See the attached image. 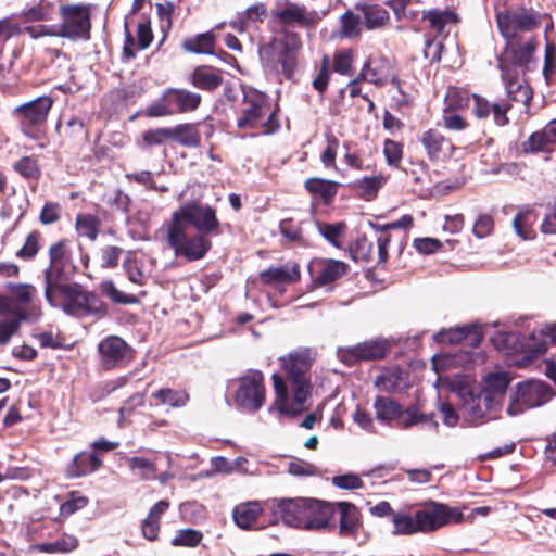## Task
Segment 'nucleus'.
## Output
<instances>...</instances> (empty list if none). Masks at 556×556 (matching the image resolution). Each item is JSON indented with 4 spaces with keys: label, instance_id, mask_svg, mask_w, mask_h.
<instances>
[{
    "label": "nucleus",
    "instance_id": "4be33fe9",
    "mask_svg": "<svg viewBox=\"0 0 556 556\" xmlns=\"http://www.w3.org/2000/svg\"><path fill=\"white\" fill-rule=\"evenodd\" d=\"M316 12L306 10L303 4L280 0V26L308 27L315 24Z\"/></svg>",
    "mask_w": 556,
    "mask_h": 556
},
{
    "label": "nucleus",
    "instance_id": "f3484780",
    "mask_svg": "<svg viewBox=\"0 0 556 556\" xmlns=\"http://www.w3.org/2000/svg\"><path fill=\"white\" fill-rule=\"evenodd\" d=\"M267 109L266 98L257 91L245 92L242 108L237 117L240 129H253Z\"/></svg>",
    "mask_w": 556,
    "mask_h": 556
},
{
    "label": "nucleus",
    "instance_id": "39448f33",
    "mask_svg": "<svg viewBox=\"0 0 556 556\" xmlns=\"http://www.w3.org/2000/svg\"><path fill=\"white\" fill-rule=\"evenodd\" d=\"M164 224L186 229L188 225H191L199 232H211L219 225L215 211L197 200L182 204L172 213L170 218Z\"/></svg>",
    "mask_w": 556,
    "mask_h": 556
},
{
    "label": "nucleus",
    "instance_id": "ddd939ff",
    "mask_svg": "<svg viewBox=\"0 0 556 556\" xmlns=\"http://www.w3.org/2000/svg\"><path fill=\"white\" fill-rule=\"evenodd\" d=\"M510 381L511 378L506 371L489 372L481 379L479 388L476 389L483 395L486 408L502 407Z\"/></svg>",
    "mask_w": 556,
    "mask_h": 556
},
{
    "label": "nucleus",
    "instance_id": "bf43d9fd",
    "mask_svg": "<svg viewBox=\"0 0 556 556\" xmlns=\"http://www.w3.org/2000/svg\"><path fill=\"white\" fill-rule=\"evenodd\" d=\"M383 154L388 165L397 166L403 155L402 144L394 140L386 139Z\"/></svg>",
    "mask_w": 556,
    "mask_h": 556
},
{
    "label": "nucleus",
    "instance_id": "6e6d98bb",
    "mask_svg": "<svg viewBox=\"0 0 556 556\" xmlns=\"http://www.w3.org/2000/svg\"><path fill=\"white\" fill-rule=\"evenodd\" d=\"M280 53H293L298 54L301 47L302 41L299 34L294 31H280Z\"/></svg>",
    "mask_w": 556,
    "mask_h": 556
},
{
    "label": "nucleus",
    "instance_id": "473e14b6",
    "mask_svg": "<svg viewBox=\"0 0 556 556\" xmlns=\"http://www.w3.org/2000/svg\"><path fill=\"white\" fill-rule=\"evenodd\" d=\"M152 397L157 401V404L168 405L173 408L184 407L189 402V394L185 390L170 388L159 389L152 393Z\"/></svg>",
    "mask_w": 556,
    "mask_h": 556
},
{
    "label": "nucleus",
    "instance_id": "a19ab883",
    "mask_svg": "<svg viewBox=\"0 0 556 556\" xmlns=\"http://www.w3.org/2000/svg\"><path fill=\"white\" fill-rule=\"evenodd\" d=\"M424 20H427L432 28L438 31H443L447 24L455 23L458 21L456 13L450 10H430L424 12Z\"/></svg>",
    "mask_w": 556,
    "mask_h": 556
},
{
    "label": "nucleus",
    "instance_id": "de8ad7c7",
    "mask_svg": "<svg viewBox=\"0 0 556 556\" xmlns=\"http://www.w3.org/2000/svg\"><path fill=\"white\" fill-rule=\"evenodd\" d=\"M77 540L74 536H66L55 542L42 543L37 546L40 552L45 553H67L77 547Z\"/></svg>",
    "mask_w": 556,
    "mask_h": 556
},
{
    "label": "nucleus",
    "instance_id": "58836bf2",
    "mask_svg": "<svg viewBox=\"0 0 556 556\" xmlns=\"http://www.w3.org/2000/svg\"><path fill=\"white\" fill-rule=\"evenodd\" d=\"M392 523L394 527L392 534L394 535H412L418 533L415 515L410 516L405 511L399 510L393 515Z\"/></svg>",
    "mask_w": 556,
    "mask_h": 556
},
{
    "label": "nucleus",
    "instance_id": "7c9ffc66",
    "mask_svg": "<svg viewBox=\"0 0 556 556\" xmlns=\"http://www.w3.org/2000/svg\"><path fill=\"white\" fill-rule=\"evenodd\" d=\"M551 324L544 325L540 330H533L530 334L527 350L529 357H539L547 352L548 344L552 343V336L549 334Z\"/></svg>",
    "mask_w": 556,
    "mask_h": 556
},
{
    "label": "nucleus",
    "instance_id": "1a4fd4ad",
    "mask_svg": "<svg viewBox=\"0 0 556 556\" xmlns=\"http://www.w3.org/2000/svg\"><path fill=\"white\" fill-rule=\"evenodd\" d=\"M237 384L235 404L248 412L258 410L265 402L263 374L250 369L238 379Z\"/></svg>",
    "mask_w": 556,
    "mask_h": 556
},
{
    "label": "nucleus",
    "instance_id": "dca6fc26",
    "mask_svg": "<svg viewBox=\"0 0 556 556\" xmlns=\"http://www.w3.org/2000/svg\"><path fill=\"white\" fill-rule=\"evenodd\" d=\"M36 296V289L29 283L9 282L0 294V313H16L27 308Z\"/></svg>",
    "mask_w": 556,
    "mask_h": 556
},
{
    "label": "nucleus",
    "instance_id": "603ef678",
    "mask_svg": "<svg viewBox=\"0 0 556 556\" xmlns=\"http://www.w3.org/2000/svg\"><path fill=\"white\" fill-rule=\"evenodd\" d=\"M494 230V218L490 214H480L472 227V233L478 239H483L492 235Z\"/></svg>",
    "mask_w": 556,
    "mask_h": 556
},
{
    "label": "nucleus",
    "instance_id": "bb28decb",
    "mask_svg": "<svg viewBox=\"0 0 556 556\" xmlns=\"http://www.w3.org/2000/svg\"><path fill=\"white\" fill-rule=\"evenodd\" d=\"M339 182L334 180L312 177L305 180L304 187L306 191L315 199H319L325 205L333 202L338 193Z\"/></svg>",
    "mask_w": 556,
    "mask_h": 556
},
{
    "label": "nucleus",
    "instance_id": "4468645a",
    "mask_svg": "<svg viewBox=\"0 0 556 556\" xmlns=\"http://www.w3.org/2000/svg\"><path fill=\"white\" fill-rule=\"evenodd\" d=\"M458 395L462 402L459 409L467 426L478 427L485 421L488 412L497 410V408H486L483 395L475 388H462Z\"/></svg>",
    "mask_w": 556,
    "mask_h": 556
},
{
    "label": "nucleus",
    "instance_id": "412c9836",
    "mask_svg": "<svg viewBox=\"0 0 556 556\" xmlns=\"http://www.w3.org/2000/svg\"><path fill=\"white\" fill-rule=\"evenodd\" d=\"M103 365L106 368L131 358V349L119 337L111 336L102 340L98 345Z\"/></svg>",
    "mask_w": 556,
    "mask_h": 556
},
{
    "label": "nucleus",
    "instance_id": "37998d69",
    "mask_svg": "<svg viewBox=\"0 0 556 556\" xmlns=\"http://www.w3.org/2000/svg\"><path fill=\"white\" fill-rule=\"evenodd\" d=\"M361 16L351 10L340 16V36L342 38H355L361 34Z\"/></svg>",
    "mask_w": 556,
    "mask_h": 556
},
{
    "label": "nucleus",
    "instance_id": "f8f14e48",
    "mask_svg": "<svg viewBox=\"0 0 556 556\" xmlns=\"http://www.w3.org/2000/svg\"><path fill=\"white\" fill-rule=\"evenodd\" d=\"M538 42L535 38H530L523 43H515L507 41L504 51L497 56V64L501 61L506 63L513 72L526 74L532 72L536 67V59L534 56Z\"/></svg>",
    "mask_w": 556,
    "mask_h": 556
},
{
    "label": "nucleus",
    "instance_id": "774afa93",
    "mask_svg": "<svg viewBox=\"0 0 556 556\" xmlns=\"http://www.w3.org/2000/svg\"><path fill=\"white\" fill-rule=\"evenodd\" d=\"M123 250L118 247L109 245L101 250L100 262L102 267L113 268L117 266Z\"/></svg>",
    "mask_w": 556,
    "mask_h": 556
},
{
    "label": "nucleus",
    "instance_id": "9b49d317",
    "mask_svg": "<svg viewBox=\"0 0 556 556\" xmlns=\"http://www.w3.org/2000/svg\"><path fill=\"white\" fill-rule=\"evenodd\" d=\"M62 24L61 37L72 40L88 39L91 28L90 5L64 4L60 8Z\"/></svg>",
    "mask_w": 556,
    "mask_h": 556
},
{
    "label": "nucleus",
    "instance_id": "a878e982",
    "mask_svg": "<svg viewBox=\"0 0 556 556\" xmlns=\"http://www.w3.org/2000/svg\"><path fill=\"white\" fill-rule=\"evenodd\" d=\"M549 144H556V119L546 124L542 130L532 132L522 148L525 152L538 153L547 151Z\"/></svg>",
    "mask_w": 556,
    "mask_h": 556
},
{
    "label": "nucleus",
    "instance_id": "aec40b11",
    "mask_svg": "<svg viewBox=\"0 0 556 556\" xmlns=\"http://www.w3.org/2000/svg\"><path fill=\"white\" fill-rule=\"evenodd\" d=\"M349 265L337 260H316L308 264L313 281L318 286L329 285L346 274Z\"/></svg>",
    "mask_w": 556,
    "mask_h": 556
},
{
    "label": "nucleus",
    "instance_id": "cd10ccee",
    "mask_svg": "<svg viewBox=\"0 0 556 556\" xmlns=\"http://www.w3.org/2000/svg\"><path fill=\"white\" fill-rule=\"evenodd\" d=\"M191 84L203 90H214L223 83L222 71L210 66H198L191 74Z\"/></svg>",
    "mask_w": 556,
    "mask_h": 556
},
{
    "label": "nucleus",
    "instance_id": "e433bc0d",
    "mask_svg": "<svg viewBox=\"0 0 556 556\" xmlns=\"http://www.w3.org/2000/svg\"><path fill=\"white\" fill-rule=\"evenodd\" d=\"M445 137L435 129H429L422 134L421 143L427 151L430 161H437L442 152Z\"/></svg>",
    "mask_w": 556,
    "mask_h": 556
},
{
    "label": "nucleus",
    "instance_id": "3c124183",
    "mask_svg": "<svg viewBox=\"0 0 556 556\" xmlns=\"http://www.w3.org/2000/svg\"><path fill=\"white\" fill-rule=\"evenodd\" d=\"M346 226L344 223L318 224L320 235L333 247H340L339 239L343 235Z\"/></svg>",
    "mask_w": 556,
    "mask_h": 556
},
{
    "label": "nucleus",
    "instance_id": "0eeeda50",
    "mask_svg": "<svg viewBox=\"0 0 556 556\" xmlns=\"http://www.w3.org/2000/svg\"><path fill=\"white\" fill-rule=\"evenodd\" d=\"M167 244L176 256H182L188 261H197L204 257L211 248V241L202 233L187 235V229L164 224Z\"/></svg>",
    "mask_w": 556,
    "mask_h": 556
},
{
    "label": "nucleus",
    "instance_id": "0e129e2a",
    "mask_svg": "<svg viewBox=\"0 0 556 556\" xmlns=\"http://www.w3.org/2000/svg\"><path fill=\"white\" fill-rule=\"evenodd\" d=\"M443 50L444 45L442 41L427 39L424 48V55L429 60L430 64L439 63L441 61Z\"/></svg>",
    "mask_w": 556,
    "mask_h": 556
},
{
    "label": "nucleus",
    "instance_id": "20e7f679",
    "mask_svg": "<svg viewBox=\"0 0 556 556\" xmlns=\"http://www.w3.org/2000/svg\"><path fill=\"white\" fill-rule=\"evenodd\" d=\"M555 395L552 387L542 380H523L516 384L509 397L507 414L518 416L528 409L547 403Z\"/></svg>",
    "mask_w": 556,
    "mask_h": 556
},
{
    "label": "nucleus",
    "instance_id": "f704fd0d",
    "mask_svg": "<svg viewBox=\"0 0 556 556\" xmlns=\"http://www.w3.org/2000/svg\"><path fill=\"white\" fill-rule=\"evenodd\" d=\"M168 129L170 140H175L182 146L195 147L200 143V134L192 124H181Z\"/></svg>",
    "mask_w": 556,
    "mask_h": 556
},
{
    "label": "nucleus",
    "instance_id": "c85d7f7f",
    "mask_svg": "<svg viewBox=\"0 0 556 556\" xmlns=\"http://www.w3.org/2000/svg\"><path fill=\"white\" fill-rule=\"evenodd\" d=\"M387 179L379 176H366L355 181L350 182L348 186L357 192L358 197L365 201H372L377 198L379 190L383 187Z\"/></svg>",
    "mask_w": 556,
    "mask_h": 556
},
{
    "label": "nucleus",
    "instance_id": "2f4dec72",
    "mask_svg": "<svg viewBox=\"0 0 556 556\" xmlns=\"http://www.w3.org/2000/svg\"><path fill=\"white\" fill-rule=\"evenodd\" d=\"M355 8L363 12L367 29L382 27L389 21V12L377 4L356 3Z\"/></svg>",
    "mask_w": 556,
    "mask_h": 556
},
{
    "label": "nucleus",
    "instance_id": "79ce46f5",
    "mask_svg": "<svg viewBox=\"0 0 556 556\" xmlns=\"http://www.w3.org/2000/svg\"><path fill=\"white\" fill-rule=\"evenodd\" d=\"M26 315H0V345L17 333Z\"/></svg>",
    "mask_w": 556,
    "mask_h": 556
},
{
    "label": "nucleus",
    "instance_id": "09e8293b",
    "mask_svg": "<svg viewBox=\"0 0 556 556\" xmlns=\"http://www.w3.org/2000/svg\"><path fill=\"white\" fill-rule=\"evenodd\" d=\"M202 538V533L198 530L182 529L173 538L172 544L174 546L194 547L201 542Z\"/></svg>",
    "mask_w": 556,
    "mask_h": 556
},
{
    "label": "nucleus",
    "instance_id": "5701e85b",
    "mask_svg": "<svg viewBox=\"0 0 556 556\" xmlns=\"http://www.w3.org/2000/svg\"><path fill=\"white\" fill-rule=\"evenodd\" d=\"M161 100L172 105L174 112L186 113L195 111L201 104L202 97L187 89L168 88L163 92Z\"/></svg>",
    "mask_w": 556,
    "mask_h": 556
},
{
    "label": "nucleus",
    "instance_id": "4d7b16f0",
    "mask_svg": "<svg viewBox=\"0 0 556 556\" xmlns=\"http://www.w3.org/2000/svg\"><path fill=\"white\" fill-rule=\"evenodd\" d=\"M168 128L150 129L142 134V142L146 148L161 146L170 140Z\"/></svg>",
    "mask_w": 556,
    "mask_h": 556
},
{
    "label": "nucleus",
    "instance_id": "a18cd8bd",
    "mask_svg": "<svg viewBox=\"0 0 556 556\" xmlns=\"http://www.w3.org/2000/svg\"><path fill=\"white\" fill-rule=\"evenodd\" d=\"M100 222L90 214L78 215L76 218V230L79 236L94 240L98 236Z\"/></svg>",
    "mask_w": 556,
    "mask_h": 556
},
{
    "label": "nucleus",
    "instance_id": "680f3d73",
    "mask_svg": "<svg viewBox=\"0 0 556 556\" xmlns=\"http://www.w3.org/2000/svg\"><path fill=\"white\" fill-rule=\"evenodd\" d=\"M332 484L342 490H356L363 486L362 479L354 473H345L340 476H334L332 478Z\"/></svg>",
    "mask_w": 556,
    "mask_h": 556
},
{
    "label": "nucleus",
    "instance_id": "49530a36",
    "mask_svg": "<svg viewBox=\"0 0 556 556\" xmlns=\"http://www.w3.org/2000/svg\"><path fill=\"white\" fill-rule=\"evenodd\" d=\"M374 244L365 235L356 238L350 248L351 256L354 261L369 262L372 255Z\"/></svg>",
    "mask_w": 556,
    "mask_h": 556
},
{
    "label": "nucleus",
    "instance_id": "a211bd4d",
    "mask_svg": "<svg viewBox=\"0 0 556 556\" xmlns=\"http://www.w3.org/2000/svg\"><path fill=\"white\" fill-rule=\"evenodd\" d=\"M497 68L501 71V78L508 99L528 105L532 99L531 87L525 80H520V74L513 72L510 66L503 61L497 64Z\"/></svg>",
    "mask_w": 556,
    "mask_h": 556
},
{
    "label": "nucleus",
    "instance_id": "b1692460",
    "mask_svg": "<svg viewBox=\"0 0 556 556\" xmlns=\"http://www.w3.org/2000/svg\"><path fill=\"white\" fill-rule=\"evenodd\" d=\"M340 514L339 534L341 536H355L362 526L359 509L351 502L334 503V513Z\"/></svg>",
    "mask_w": 556,
    "mask_h": 556
},
{
    "label": "nucleus",
    "instance_id": "5fc2aeb1",
    "mask_svg": "<svg viewBox=\"0 0 556 556\" xmlns=\"http://www.w3.org/2000/svg\"><path fill=\"white\" fill-rule=\"evenodd\" d=\"M14 169L25 178L37 179L40 175V169L37 161L25 156L13 165Z\"/></svg>",
    "mask_w": 556,
    "mask_h": 556
},
{
    "label": "nucleus",
    "instance_id": "7ed1b4c3",
    "mask_svg": "<svg viewBox=\"0 0 556 556\" xmlns=\"http://www.w3.org/2000/svg\"><path fill=\"white\" fill-rule=\"evenodd\" d=\"M51 268L46 270V298L52 307H61L65 312L83 311L84 313H99L98 298L78 287L53 286L50 282Z\"/></svg>",
    "mask_w": 556,
    "mask_h": 556
},
{
    "label": "nucleus",
    "instance_id": "6e6552de",
    "mask_svg": "<svg viewBox=\"0 0 556 556\" xmlns=\"http://www.w3.org/2000/svg\"><path fill=\"white\" fill-rule=\"evenodd\" d=\"M394 341L383 337L365 340L353 346L339 349L340 361L348 366H355L363 362L383 359L393 349Z\"/></svg>",
    "mask_w": 556,
    "mask_h": 556
},
{
    "label": "nucleus",
    "instance_id": "c756f323",
    "mask_svg": "<svg viewBox=\"0 0 556 556\" xmlns=\"http://www.w3.org/2000/svg\"><path fill=\"white\" fill-rule=\"evenodd\" d=\"M262 511L263 507L258 502H248L237 505L232 511V517L238 527L250 529Z\"/></svg>",
    "mask_w": 556,
    "mask_h": 556
},
{
    "label": "nucleus",
    "instance_id": "c03bdc74",
    "mask_svg": "<svg viewBox=\"0 0 556 556\" xmlns=\"http://www.w3.org/2000/svg\"><path fill=\"white\" fill-rule=\"evenodd\" d=\"M51 3L40 0L38 3L21 12V17L25 22H42L50 20Z\"/></svg>",
    "mask_w": 556,
    "mask_h": 556
},
{
    "label": "nucleus",
    "instance_id": "864d4df0",
    "mask_svg": "<svg viewBox=\"0 0 556 556\" xmlns=\"http://www.w3.org/2000/svg\"><path fill=\"white\" fill-rule=\"evenodd\" d=\"M40 239L41 236L38 231L30 232L24 245L16 252V256L25 260L33 258L40 248Z\"/></svg>",
    "mask_w": 556,
    "mask_h": 556
},
{
    "label": "nucleus",
    "instance_id": "338daca9",
    "mask_svg": "<svg viewBox=\"0 0 556 556\" xmlns=\"http://www.w3.org/2000/svg\"><path fill=\"white\" fill-rule=\"evenodd\" d=\"M442 242L434 238H416L413 242V247L421 254H432L442 248Z\"/></svg>",
    "mask_w": 556,
    "mask_h": 556
},
{
    "label": "nucleus",
    "instance_id": "c9c22d12",
    "mask_svg": "<svg viewBox=\"0 0 556 556\" xmlns=\"http://www.w3.org/2000/svg\"><path fill=\"white\" fill-rule=\"evenodd\" d=\"M100 465L101 460L94 452H81L73 460L72 473L76 477L85 476L96 471Z\"/></svg>",
    "mask_w": 556,
    "mask_h": 556
},
{
    "label": "nucleus",
    "instance_id": "052dcab7",
    "mask_svg": "<svg viewBox=\"0 0 556 556\" xmlns=\"http://www.w3.org/2000/svg\"><path fill=\"white\" fill-rule=\"evenodd\" d=\"M543 76L547 84L556 76V49L549 43L545 47Z\"/></svg>",
    "mask_w": 556,
    "mask_h": 556
},
{
    "label": "nucleus",
    "instance_id": "9d476101",
    "mask_svg": "<svg viewBox=\"0 0 556 556\" xmlns=\"http://www.w3.org/2000/svg\"><path fill=\"white\" fill-rule=\"evenodd\" d=\"M374 409L376 412V419L380 424L401 430L414 427V422L418 417L415 410L410 408V405L404 408L399 401L390 396H376Z\"/></svg>",
    "mask_w": 556,
    "mask_h": 556
},
{
    "label": "nucleus",
    "instance_id": "423d86ee",
    "mask_svg": "<svg viewBox=\"0 0 556 556\" xmlns=\"http://www.w3.org/2000/svg\"><path fill=\"white\" fill-rule=\"evenodd\" d=\"M495 20L501 35L507 41H511L519 31H533L540 28L543 16L533 9L520 7L515 11H496Z\"/></svg>",
    "mask_w": 556,
    "mask_h": 556
},
{
    "label": "nucleus",
    "instance_id": "4c0bfd02",
    "mask_svg": "<svg viewBox=\"0 0 556 556\" xmlns=\"http://www.w3.org/2000/svg\"><path fill=\"white\" fill-rule=\"evenodd\" d=\"M126 463L129 469L137 473L142 480H154L156 478V465L144 457H127Z\"/></svg>",
    "mask_w": 556,
    "mask_h": 556
},
{
    "label": "nucleus",
    "instance_id": "72a5a7b5",
    "mask_svg": "<svg viewBox=\"0 0 556 556\" xmlns=\"http://www.w3.org/2000/svg\"><path fill=\"white\" fill-rule=\"evenodd\" d=\"M215 38L211 33L199 34L194 37L186 38L182 48L191 53L210 54L214 51Z\"/></svg>",
    "mask_w": 556,
    "mask_h": 556
},
{
    "label": "nucleus",
    "instance_id": "e2e57ef3",
    "mask_svg": "<svg viewBox=\"0 0 556 556\" xmlns=\"http://www.w3.org/2000/svg\"><path fill=\"white\" fill-rule=\"evenodd\" d=\"M352 67V52L351 50H341L336 52L333 56V70L341 74L348 75Z\"/></svg>",
    "mask_w": 556,
    "mask_h": 556
},
{
    "label": "nucleus",
    "instance_id": "69168bd1",
    "mask_svg": "<svg viewBox=\"0 0 556 556\" xmlns=\"http://www.w3.org/2000/svg\"><path fill=\"white\" fill-rule=\"evenodd\" d=\"M288 472L295 477H309L317 475V468L311 463L298 459L289 463Z\"/></svg>",
    "mask_w": 556,
    "mask_h": 556
},
{
    "label": "nucleus",
    "instance_id": "13d9d810",
    "mask_svg": "<svg viewBox=\"0 0 556 556\" xmlns=\"http://www.w3.org/2000/svg\"><path fill=\"white\" fill-rule=\"evenodd\" d=\"M100 288L102 293H104L110 300H112L115 303L129 304L136 301L134 296L127 295L122 291L117 290L114 283L110 280L103 281Z\"/></svg>",
    "mask_w": 556,
    "mask_h": 556
},
{
    "label": "nucleus",
    "instance_id": "6ab92c4d",
    "mask_svg": "<svg viewBox=\"0 0 556 556\" xmlns=\"http://www.w3.org/2000/svg\"><path fill=\"white\" fill-rule=\"evenodd\" d=\"M447 505L430 501L422 509L415 511L418 533H431L446 526Z\"/></svg>",
    "mask_w": 556,
    "mask_h": 556
},
{
    "label": "nucleus",
    "instance_id": "f03ea898",
    "mask_svg": "<svg viewBox=\"0 0 556 556\" xmlns=\"http://www.w3.org/2000/svg\"><path fill=\"white\" fill-rule=\"evenodd\" d=\"M280 519L287 526L307 531L337 529L334 503L313 497L280 498Z\"/></svg>",
    "mask_w": 556,
    "mask_h": 556
},
{
    "label": "nucleus",
    "instance_id": "f257e3e1",
    "mask_svg": "<svg viewBox=\"0 0 556 556\" xmlns=\"http://www.w3.org/2000/svg\"><path fill=\"white\" fill-rule=\"evenodd\" d=\"M312 364L309 350L294 351L287 357H280L287 379L285 381L280 377V415L295 417L303 413L304 404L312 395Z\"/></svg>",
    "mask_w": 556,
    "mask_h": 556
},
{
    "label": "nucleus",
    "instance_id": "ea45409f",
    "mask_svg": "<svg viewBox=\"0 0 556 556\" xmlns=\"http://www.w3.org/2000/svg\"><path fill=\"white\" fill-rule=\"evenodd\" d=\"M403 380V370L401 368H395L386 375H380L376 378L375 384L376 387L386 393H396L401 388V382Z\"/></svg>",
    "mask_w": 556,
    "mask_h": 556
},
{
    "label": "nucleus",
    "instance_id": "8fccbe9b",
    "mask_svg": "<svg viewBox=\"0 0 556 556\" xmlns=\"http://www.w3.org/2000/svg\"><path fill=\"white\" fill-rule=\"evenodd\" d=\"M491 341L498 351H510L516 346L518 334L514 331L497 330L491 337Z\"/></svg>",
    "mask_w": 556,
    "mask_h": 556
},
{
    "label": "nucleus",
    "instance_id": "2eb2a0df",
    "mask_svg": "<svg viewBox=\"0 0 556 556\" xmlns=\"http://www.w3.org/2000/svg\"><path fill=\"white\" fill-rule=\"evenodd\" d=\"M483 337L482 326L478 321L441 329L433 334V339L438 343L458 344L466 342L471 348H478Z\"/></svg>",
    "mask_w": 556,
    "mask_h": 556
},
{
    "label": "nucleus",
    "instance_id": "393cba45",
    "mask_svg": "<svg viewBox=\"0 0 556 556\" xmlns=\"http://www.w3.org/2000/svg\"><path fill=\"white\" fill-rule=\"evenodd\" d=\"M52 99L48 96L26 102L15 109V112L30 124H41L46 121L52 106Z\"/></svg>",
    "mask_w": 556,
    "mask_h": 556
}]
</instances>
